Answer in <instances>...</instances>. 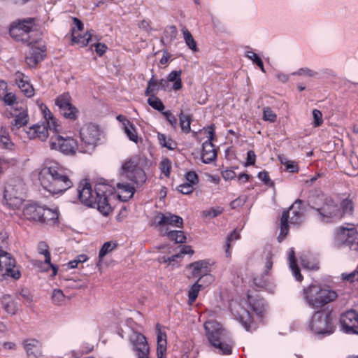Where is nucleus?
Here are the masks:
<instances>
[{
  "instance_id": "de8ad7c7",
  "label": "nucleus",
  "mask_w": 358,
  "mask_h": 358,
  "mask_svg": "<svg viewBox=\"0 0 358 358\" xmlns=\"http://www.w3.org/2000/svg\"><path fill=\"white\" fill-rule=\"evenodd\" d=\"M38 250L40 254L45 256V264H50V253L48 250V246L45 242H40L38 245Z\"/></svg>"
},
{
  "instance_id": "680f3d73",
  "label": "nucleus",
  "mask_w": 358,
  "mask_h": 358,
  "mask_svg": "<svg viewBox=\"0 0 358 358\" xmlns=\"http://www.w3.org/2000/svg\"><path fill=\"white\" fill-rule=\"evenodd\" d=\"M222 176L224 180H231L236 177V174L232 169H226L222 172Z\"/></svg>"
},
{
  "instance_id": "603ef678",
  "label": "nucleus",
  "mask_w": 358,
  "mask_h": 358,
  "mask_svg": "<svg viewBox=\"0 0 358 358\" xmlns=\"http://www.w3.org/2000/svg\"><path fill=\"white\" fill-rule=\"evenodd\" d=\"M276 114L269 108L266 107L263 110V120L268 121L270 122H274L276 121Z\"/></svg>"
},
{
  "instance_id": "338daca9",
  "label": "nucleus",
  "mask_w": 358,
  "mask_h": 358,
  "mask_svg": "<svg viewBox=\"0 0 358 358\" xmlns=\"http://www.w3.org/2000/svg\"><path fill=\"white\" fill-rule=\"evenodd\" d=\"M20 296L24 300L25 303L30 304L33 301V296L27 289H22L20 292Z\"/></svg>"
},
{
  "instance_id": "473e14b6",
  "label": "nucleus",
  "mask_w": 358,
  "mask_h": 358,
  "mask_svg": "<svg viewBox=\"0 0 358 358\" xmlns=\"http://www.w3.org/2000/svg\"><path fill=\"white\" fill-rule=\"evenodd\" d=\"M201 278H199L197 281L194 283L187 291L188 294V304L192 305L196 301L198 294L201 289L205 287V285L200 283Z\"/></svg>"
},
{
  "instance_id": "58836bf2",
  "label": "nucleus",
  "mask_w": 358,
  "mask_h": 358,
  "mask_svg": "<svg viewBox=\"0 0 358 358\" xmlns=\"http://www.w3.org/2000/svg\"><path fill=\"white\" fill-rule=\"evenodd\" d=\"M185 254H193V250H192L191 247L189 246V245H184L180 251V253H178L176 255H172L171 257H168V258H166V257H162L160 259V261L163 262H174L176 261L178 258H182L183 257V255H185Z\"/></svg>"
},
{
  "instance_id": "864d4df0",
  "label": "nucleus",
  "mask_w": 358,
  "mask_h": 358,
  "mask_svg": "<svg viewBox=\"0 0 358 358\" xmlns=\"http://www.w3.org/2000/svg\"><path fill=\"white\" fill-rule=\"evenodd\" d=\"M159 169L166 177H169L170 175V169H171V162L169 159H164L160 164Z\"/></svg>"
},
{
  "instance_id": "7ed1b4c3",
  "label": "nucleus",
  "mask_w": 358,
  "mask_h": 358,
  "mask_svg": "<svg viewBox=\"0 0 358 358\" xmlns=\"http://www.w3.org/2000/svg\"><path fill=\"white\" fill-rule=\"evenodd\" d=\"M338 294L329 287L310 285L303 289V299L306 304L312 308L323 307L336 300Z\"/></svg>"
},
{
  "instance_id": "f3484780",
  "label": "nucleus",
  "mask_w": 358,
  "mask_h": 358,
  "mask_svg": "<svg viewBox=\"0 0 358 358\" xmlns=\"http://www.w3.org/2000/svg\"><path fill=\"white\" fill-rule=\"evenodd\" d=\"M15 260L9 253L0 250V269L5 268L4 275L17 280L20 278V272L15 269Z\"/></svg>"
},
{
  "instance_id": "37998d69",
  "label": "nucleus",
  "mask_w": 358,
  "mask_h": 358,
  "mask_svg": "<svg viewBox=\"0 0 358 358\" xmlns=\"http://www.w3.org/2000/svg\"><path fill=\"white\" fill-rule=\"evenodd\" d=\"M148 103L158 111H162L164 109L162 101L155 95L150 96L148 99Z\"/></svg>"
},
{
  "instance_id": "69168bd1",
  "label": "nucleus",
  "mask_w": 358,
  "mask_h": 358,
  "mask_svg": "<svg viewBox=\"0 0 358 358\" xmlns=\"http://www.w3.org/2000/svg\"><path fill=\"white\" fill-rule=\"evenodd\" d=\"M256 161V155L253 150H249L247 153V162L245 166L254 165Z\"/></svg>"
},
{
  "instance_id": "bb28decb",
  "label": "nucleus",
  "mask_w": 358,
  "mask_h": 358,
  "mask_svg": "<svg viewBox=\"0 0 358 358\" xmlns=\"http://www.w3.org/2000/svg\"><path fill=\"white\" fill-rule=\"evenodd\" d=\"M44 50L40 48L31 47L29 55L26 57L27 64L31 66H35L44 58Z\"/></svg>"
},
{
  "instance_id": "3c124183",
  "label": "nucleus",
  "mask_w": 358,
  "mask_h": 358,
  "mask_svg": "<svg viewBox=\"0 0 358 358\" xmlns=\"http://www.w3.org/2000/svg\"><path fill=\"white\" fill-rule=\"evenodd\" d=\"M240 238V234L238 230L234 229L230 235L227 238L226 241V254L227 256L230 255L229 248H230V243L233 241L238 240Z\"/></svg>"
},
{
  "instance_id": "6ab92c4d",
  "label": "nucleus",
  "mask_w": 358,
  "mask_h": 358,
  "mask_svg": "<svg viewBox=\"0 0 358 358\" xmlns=\"http://www.w3.org/2000/svg\"><path fill=\"white\" fill-rule=\"evenodd\" d=\"M340 321L346 333L358 334V312L349 310L341 315Z\"/></svg>"
},
{
  "instance_id": "2f4dec72",
  "label": "nucleus",
  "mask_w": 358,
  "mask_h": 358,
  "mask_svg": "<svg viewBox=\"0 0 358 358\" xmlns=\"http://www.w3.org/2000/svg\"><path fill=\"white\" fill-rule=\"evenodd\" d=\"M157 358H164V355L166 351V335L159 329V324L157 326Z\"/></svg>"
},
{
  "instance_id": "ddd939ff",
  "label": "nucleus",
  "mask_w": 358,
  "mask_h": 358,
  "mask_svg": "<svg viewBox=\"0 0 358 358\" xmlns=\"http://www.w3.org/2000/svg\"><path fill=\"white\" fill-rule=\"evenodd\" d=\"M71 99L69 94H64L55 99V104L58 106L60 113L66 118L76 120L78 116V110L71 102Z\"/></svg>"
},
{
  "instance_id": "09e8293b",
  "label": "nucleus",
  "mask_w": 358,
  "mask_h": 358,
  "mask_svg": "<svg viewBox=\"0 0 358 358\" xmlns=\"http://www.w3.org/2000/svg\"><path fill=\"white\" fill-rule=\"evenodd\" d=\"M159 89L158 81L152 77L148 83V86L145 92L146 96L154 95L153 93Z\"/></svg>"
},
{
  "instance_id": "f257e3e1",
  "label": "nucleus",
  "mask_w": 358,
  "mask_h": 358,
  "mask_svg": "<svg viewBox=\"0 0 358 358\" xmlns=\"http://www.w3.org/2000/svg\"><path fill=\"white\" fill-rule=\"evenodd\" d=\"M42 187L51 194L63 193L73 186L70 171L55 161H46L39 173Z\"/></svg>"
},
{
  "instance_id": "aec40b11",
  "label": "nucleus",
  "mask_w": 358,
  "mask_h": 358,
  "mask_svg": "<svg viewBox=\"0 0 358 358\" xmlns=\"http://www.w3.org/2000/svg\"><path fill=\"white\" fill-rule=\"evenodd\" d=\"M78 196L80 201L87 206H92L95 203V192H94L91 185L83 180L80 181L77 189Z\"/></svg>"
},
{
  "instance_id": "ea45409f",
  "label": "nucleus",
  "mask_w": 358,
  "mask_h": 358,
  "mask_svg": "<svg viewBox=\"0 0 358 358\" xmlns=\"http://www.w3.org/2000/svg\"><path fill=\"white\" fill-rule=\"evenodd\" d=\"M166 234L169 239L175 241L177 243H182L186 241V236L182 231H166Z\"/></svg>"
},
{
  "instance_id": "4468645a",
  "label": "nucleus",
  "mask_w": 358,
  "mask_h": 358,
  "mask_svg": "<svg viewBox=\"0 0 358 358\" xmlns=\"http://www.w3.org/2000/svg\"><path fill=\"white\" fill-rule=\"evenodd\" d=\"M108 187L106 185L98 184L95 187V203L92 207L97 209L104 215H107L111 211V206L108 203L106 192Z\"/></svg>"
},
{
  "instance_id": "f03ea898",
  "label": "nucleus",
  "mask_w": 358,
  "mask_h": 358,
  "mask_svg": "<svg viewBox=\"0 0 358 358\" xmlns=\"http://www.w3.org/2000/svg\"><path fill=\"white\" fill-rule=\"evenodd\" d=\"M204 328L209 343L218 353L227 355L231 353L232 342L230 334L221 324L210 320L204 324Z\"/></svg>"
},
{
  "instance_id": "a18cd8bd",
  "label": "nucleus",
  "mask_w": 358,
  "mask_h": 358,
  "mask_svg": "<svg viewBox=\"0 0 358 358\" xmlns=\"http://www.w3.org/2000/svg\"><path fill=\"white\" fill-rule=\"evenodd\" d=\"M180 124L182 131L189 133L190 131V117L181 113L179 115Z\"/></svg>"
},
{
  "instance_id": "a19ab883",
  "label": "nucleus",
  "mask_w": 358,
  "mask_h": 358,
  "mask_svg": "<svg viewBox=\"0 0 358 358\" xmlns=\"http://www.w3.org/2000/svg\"><path fill=\"white\" fill-rule=\"evenodd\" d=\"M117 247V243L113 241L106 242L102 248H101L99 257V259L101 260L104 256H106L108 253L113 251Z\"/></svg>"
},
{
  "instance_id": "6e6552de",
  "label": "nucleus",
  "mask_w": 358,
  "mask_h": 358,
  "mask_svg": "<svg viewBox=\"0 0 358 358\" xmlns=\"http://www.w3.org/2000/svg\"><path fill=\"white\" fill-rule=\"evenodd\" d=\"M59 130L52 131L53 134L50 138V148L51 150H55L61 152L66 155H75L76 152H80V145H78L76 141L69 136H63L59 134Z\"/></svg>"
},
{
  "instance_id": "b1692460",
  "label": "nucleus",
  "mask_w": 358,
  "mask_h": 358,
  "mask_svg": "<svg viewBox=\"0 0 358 358\" xmlns=\"http://www.w3.org/2000/svg\"><path fill=\"white\" fill-rule=\"evenodd\" d=\"M27 138L30 139L38 138L45 141L48 136V126L45 123L34 124L24 131Z\"/></svg>"
},
{
  "instance_id": "2eb2a0df",
  "label": "nucleus",
  "mask_w": 358,
  "mask_h": 358,
  "mask_svg": "<svg viewBox=\"0 0 358 358\" xmlns=\"http://www.w3.org/2000/svg\"><path fill=\"white\" fill-rule=\"evenodd\" d=\"M10 115L13 118L10 122L12 131L16 132L18 129L25 126L29 122V115L26 108L17 105L13 106L10 110Z\"/></svg>"
},
{
  "instance_id": "9b49d317",
  "label": "nucleus",
  "mask_w": 358,
  "mask_h": 358,
  "mask_svg": "<svg viewBox=\"0 0 358 358\" xmlns=\"http://www.w3.org/2000/svg\"><path fill=\"white\" fill-rule=\"evenodd\" d=\"M319 218L322 222H329L331 220L341 219V210L339 206L331 199H326L324 205L317 208Z\"/></svg>"
},
{
  "instance_id": "79ce46f5",
  "label": "nucleus",
  "mask_w": 358,
  "mask_h": 358,
  "mask_svg": "<svg viewBox=\"0 0 358 358\" xmlns=\"http://www.w3.org/2000/svg\"><path fill=\"white\" fill-rule=\"evenodd\" d=\"M223 211V208L217 206L203 210L201 215L203 217L213 218L222 214Z\"/></svg>"
},
{
  "instance_id": "4c0bfd02",
  "label": "nucleus",
  "mask_w": 358,
  "mask_h": 358,
  "mask_svg": "<svg viewBox=\"0 0 358 358\" xmlns=\"http://www.w3.org/2000/svg\"><path fill=\"white\" fill-rule=\"evenodd\" d=\"M124 130L130 141L136 143H138V136L136 131V129L134 124H132L131 122H127V125L124 127Z\"/></svg>"
},
{
  "instance_id": "393cba45",
  "label": "nucleus",
  "mask_w": 358,
  "mask_h": 358,
  "mask_svg": "<svg viewBox=\"0 0 358 358\" xmlns=\"http://www.w3.org/2000/svg\"><path fill=\"white\" fill-rule=\"evenodd\" d=\"M15 83L27 97H31L34 94V90L29 83L27 76L21 72L15 73L14 76Z\"/></svg>"
},
{
  "instance_id": "7c9ffc66",
  "label": "nucleus",
  "mask_w": 358,
  "mask_h": 358,
  "mask_svg": "<svg viewBox=\"0 0 358 358\" xmlns=\"http://www.w3.org/2000/svg\"><path fill=\"white\" fill-rule=\"evenodd\" d=\"M117 188L120 194L119 197L122 201H127L131 199L135 192V188L132 185L124 182H118Z\"/></svg>"
},
{
  "instance_id": "0eeeda50",
  "label": "nucleus",
  "mask_w": 358,
  "mask_h": 358,
  "mask_svg": "<svg viewBox=\"0 0 358 358\" xmlns=\"http://www.w3.org/2000/svg\"><path fill=\"white\" fill-rule=\"evenodd\" d=\"M80 136L81 139L80 152L90 153L94 150L100 141L101 131L98 126L87 124L81 128Z\"/></svg>"
},
{
  "instance_id": "c85d7f7f",
  "label": "nucleus",
  "mask_w": 358,
  "mask_h": 358,
  "mask_svg": "<svg viewBox=\"0 0 358 358\" xmlns=\"http://www.w3.org/2000/svg\"><path fill=\"white\" fill-rule=\"evenodd\" d=\"M41 221L40 223H44L49 225H53L57 223L59 218L57 210H52L43 207V211L41 214Z\"/></svg>"
},
{
  "instance_id": "423d86ee",
  "label": "nucleus",
  "mask_w": 358,
  "mask_h": 358,
  "mask_svg": "<svg viewBox=\"0 0 358 358\" xmlns=\"http://www.w3.org/2000/svg\"><path fill=\"white\" fill-rule=\"evenodd\" d=\"M143 159L134 156L122 166V174L137 185H143L146 180V175L143 169Z\"/></svg>"
},
{
  "instance_id": "4be33fe9",
  "label": "nucleus",
  "mask_w": 358,
  "mask_h": 358,
  "mask_svg": "<svg viewBox=\"0 0 358 358\" xmlns=\"http://www.w3.org/2000/svg\"><path fill=\"white\" fill-rule=\"evenodd\" d=\"M155 222L161 227L169 226L182 227L183 220L178 215L166 212L165 213H159L155 217Z\"/></svg>"
},
{
  "instance_id": "e433bc0d",
  "label": "nucleus",
  "mask_w": 358,
  "mask_h": 358,
  "mask_svg": "<svg viewBox=\"0 0 358 358\" xmlns=\"http://www.w3.org/2000/svg\"><path fill=\"white\" fill-rule=\"evenodd\" d=\"M182 33L183 34L184 41L186 45L188 46L189 49H191L194 52H196L198 50L196 42L194 39L192 34L186 27H182Z\"/></svg>"
},
{
  "instance_id": "c03bdc74",
  "label": "nucleus",
  "mask_w": 358,
  "mask_h": 358,
  "mask_svg": "<svg viewBox=\"0 0 358 358\" xmlns=\"http://www.w3.org/2000/svg\"><path fill=\"white\" fill-rule=\"evenodd\" d=\"M158 139L160 145L169 150H174L176 148V143L164 134H159Z\"/></svg>"
},
{
  "instance_id": "bf43d9fd",
  "label": "nucleus",
  "mask_w": 358,
  "mask_h": 358,
  "mask_svg": "<svg viewBox=\"0 0 358 358\" xmlns=\"http://www.w3.org/2000/svg\"><path fill=\"white\" fill-rule=\"evenodd\" d=\"M315 72L308 68H301L297 71L292 73L294 76H306L308 77H313L315 75Z\"/></svg>"
},
{
  "instance_id": "412c9836",
  "label": "nucleus",
  "mask_w": 358,
  "mask_h": 358,
  "mask_svg": "<svg viewBox=\"0 0 358 358\" xmlns=\"http://www.w3.org/2000/svg\"><path fill=\"white\" fill-rule=\"evenodd\" d=\"M208 134V140L203 143V150L201 153V160L205 164H209L216 158V152L214 145L212 143V140L214 136L213 127H209L207 129Z\"/></svg>"
},
{
  "instance_id": "72a5a7b5",
  "label": "nucleus",
  "mask_w": 358,
  "mask_h": 358,
  "mask_svg": "<svg viewBox=\"0 0 358 358\" xmlns=\"http://www.w3.org/2000/svg\"><path fill=\"white\" fill-rule=\"evenodd\" d=\"M181 71H173L167 76L169 83H173L171 90H179L182 88Z\"/></svg>"
},
{
  "instance_id": "4d7b16f0",
  "label": "nucleus",
  "mask_w": 358,
  "mask_h": 358,
  "mask_svg": "<svg viewBox=\"0 0 358 358\" xmlns=\"http://www.w3.org/2000/svg\"><path fill=\"white\" fill-rule=\"evenodd\" d=\"M342 279L350 282L358 281V270H355L350 273H342Z\"/></svg>"
},
{
  "instance_id": "13d9d810",
  "label": "nucleus",
  "mask_w": 358,
  "mask_h": 358,
  "mask_svg": "<svg viewBox=\"0 0 358 358\" xmlns=\"http://www.w3.org/2000/svg\"><path fill=\"white\" fill-rule=\"evenodd\" d=\"M194 187L191 183H183L178 187V190L183 194H189L193 192Z\"/></svg>"
},
{
  "instance_id": "c756f323",
  "label": "nucleus",
  "mask_w": 358,
  "mask_h": 358,
  "mask_svg": "<svg viewBox=\"0 0 358 358\" xmlns=\"http://www.w3.org/2000/svg\"><path fill=\"white\" fill-rule=\"evenodd\" d=\"M41 110L46 121L45 124L48 126L49 129L52 131L57 132L61 127L57 124L56 119L53 117L50 110L46 106L43 104L41 106Z\"/></svg>"
},
{
  "instance_id": "f8f14e48",
  "label": "nucleus",
  "mask_w": 358,
  "mask_h": 358,
  "mask_svg": "<svg viewBox=\"0 0 358 358\" xmlns=\"http://www.w3.org/2000/svg\"><path fill=\"white\" fill-rule=\"evenodd\" d=\"M348 227H340L337 238L345 245L356 250L358 248V232L353 224H348Z\"/></svg>"
},
{
  "instance_id": "052dcab7",
  "label": "nucleus",
  "mask_w": 358,
  "mask_h": 358,
  "mask_svg": "<svg viewBox=\"0 0 358 358\" xmlns=\"http://www.w3.org/2000/svg\"><path fill=\"white\" fill-rule=\"evenodd\" d=\"M187 183L194 185L198 182V176L194 171H189L185 175Z\"/></svg>"
},
{
  "instance_id": "8fccbe9b",
  "label": "nucleus",
  "mask_w": 358,
  "mask_h": 358,
  "mask_svg": "<svg viewBox=\"0 0 358 358\" xmlns=\"http://www.w3.org/2000/svg\"><path fill=\"white\" fill-rule=\"evenodd\" d=\"M246 57L256 64L262 72H265L262 60L255 52L252 51H248L246 52Z\"/></svg>"
},
{
  "instance_id": "20e7f679",
  "label": "nucleus",
  "mask_w": 358,
  "mask_h": 358,
  "mask_svg": "<svg viewBox=\"0 0 358 358\" xmlns=\"http://www.w3.org/2000/svg\"><path fill=\"white\" fill-rule=\"evenodd\" d=\"M36 34L34 21L32 18L14 22L10 28V36L17 41L31 44L37 41Z\"/></svg>"
},
{
  "instance_id": "6e6d98bb",
  "label": "nucleus",
  "mask_w": 358,
  "mask_h": 358,
  "mask_svg": "<svg viewBox=\"0 0 358 358\" xmlns=\"http://www.w3.org/2000/svg\"><path fill=\"white\" fill-rule=\"evenodd\" d=\"M313 126L314 127H319L320 126L322 122V113L320 110L317 109H314L313 110Z\"/></svg>"
},
{
  "instance_id": "1a4fd4ad",
  "label": "nucleus",
  "mask_w": 358,
  "mask_h": 358,
  "mask_svg": "<svg viewBox=\"0 0 358 358\" xmlns=\"http://www.w3.org/2000/svg\"><path fill=\"white\" fill-rule=\"evenodd\" d=\"M24 185L20 180L10 181L5 187L4 199L11 208H19L23 202Z\"/></svg>"
},
{
  "instance_id": "0e129e2a",
  "label": "nucleus",
  "mask_w": 358,
  "mask_h": 358,
  "mask_svg": "<svg viewBox=\"0 0 358 358\" xmlns=\"http://www.w3.org/2000/svg\"><path fill=\"white\" fill-rule=\"evenodd\" d=\"M0 143L3 148L6 149H11L13 146V143L10 141V136H3V137H0Z\"/></svg>"
},
{
  "instance_id": "cd10ccee",
  "label": "nucleus",
  "mask_w": 358,
  "mask_h": 358,
  "mask_svg": "<svg viewBox=\"0 0 358 358\" xmlns=\"http://www.w3.org/2000/svg\"><path fill=\"white\" fill-rule=\"evenodd\" d=\"M93 33L94 31L90 30L87 31L84 36H81L73 28L72 29V42L77 43L80 47H85L89 45L91 41H93Z\"/></svg>"
},
{
  "instance_id": "5701e85b",
  "label": "nucleus",
  "mask_w": 358,
  "mask_h": 358,
  "mask_svg": "<svg viewBox=\"0 0 358 358\" xmlns=\"http://www.w3.org/2000/svg\"><path fill=\"white\" fill-rule=\"evenodd\" d=\"M28 357L39 358L43 356L42 344L35 338H27L22 343Z\"/></svg>"
},
{
  "instance_id": "a878e982",
  "label": "nucleus",
  "mask_w": 358,
  "mask_h": 358,
  "mask_svg": "<svg viewBox=\"0 0 358 358\" xmlns=\"http://www.w3.org/2000/svg\"><path fill=\"white\" fill-rule=\"evenodd\" d=\"M41 211H43V207L36 204H29L24 208L23 215L28 220L40 222Z\"/></svg>"
},
{
  "instance_id": "39448f33",
  "label": "nucleus",
  "mask_w": 358,
  "mask_h": 358,
  "mask_svg": "<svg viewBox=\"0 0 358 358\" xmlns=\"http://www.w3.org/2000/svg\"><path fill=\"white\" fill-rule=\"evenodd\" d=\"M302 201L297 199L287 210L282 213L280 219V231L278 241L281 242L288 234V222L293 225H299L303 220V213L301 209Z\"/></svg>"
},
{
  "instance_id": "a211bd4d",
  "label": "nucleus",
  "mask_w": 358,
  "mask_h": 358,
  "mask_svg": "<svg viewBox=\"0 0 358 358\" xmlns=\"http://www.w3.org/2000/svg\"><path fill=\"white\" fill-rule=\"evenodd\" d=\"M194 277L206 278L208 282L211 283L214 280L213 275L210 274V267L207 260H200L190 264L188 266Z\"/></svg>"
},
{
  "instance_id": "c9c22d12",
  "label": "nucleus",
  "mask_w": 358,
  "mask_h": 358,
  "mask_svg": "<svg viewBox=\"0 0 358 358\" xmlns=\"http://www.w3.org/2000/svg\"><path fill=\"white\" fill-rule=\"evenodd\" d=\"M289 268L292 271V273L295 278L298 281H301L303 279L301 274L300 273V270L297 266L295 257H294V251L293 249H291L289 252Z\"/></svg>"
},
{
  "instance_id": "49530a36",
  "label": "nucleus",
  "mask_w": 358,
  "mask_h": 358,
  "mask_svg": "<svg viewBox=\"0 0 358 358\" xmlns=\"http://www.w3.org/2000/svg\"><path fill=\"white\" fill-rule=\"evenodd\" d=\"M52 301L55 305L60 306L65 301V295L61 289H55L52 294Z\"/></svg>"
},
{
  "instance_id": "5fc2aeb1",
  "label": "nucleus",
  "mask_w": 358,
  "mask_h": 358,
  "mask_svg": "<svg viewBox=\"0 0 358 358\" xmlns=\"http://www.w3.org/2000/svg\"><path fill=\"white\" fill-rule=\"evenodd\" d=\"M273 253L271 251H268L266 255V262L264 264V274L268 275V271L271 269L273 266Z\"/></svg>"
},
{
  "instance_id": "9d476101",
  "label": "nucleus",
  "mask_w": 358,
  "mask_h": 358,
  "mask_svg": "<svg viewBox=\"0 0 358 358\" xmlns=\"http://www.w3.org/2000/svg\"><path fill=\"white\" fill-rule=\"evenodd\" d=\"M310 329L316 334H331L334 332L331 313L325 310L316 312L310 324Z\"/></svg>"
},
{
  "instance_id": "e2e57ef3",
  "label": "nucleus",
  "mask_w": 358,
  "mask_h": 358,
  "mask_svg": "<svg viewBox=\"0 0 358 358\" xmlns=\"http://www.w3.org/2000/svg\"><path fill=\"white\" fill-rule=\"evenodd\" d=\"M164 116L166 117V120L173 126L176 127L177 125V119L176 117L171 113V111H165L162 113Z\"/></svg>"
},
{
  "instance_id": "f704fd0d",
  "label": "nucleus",
  "mask_w": 358,
  "mask_h": 358,
  "mask_svg": "<svg viewBox=\"0 0 358 358\" xmlns=\"http://www.w3.org/2000/svg\"><path fill=\"white\" fill-rule=\"evenodd\" d=\"M341 219L344 217L352 216L354 213V203L351 199H343L339 206Z\"/></svg>"
},
{
  "instance_id": "774afa93",
  "label": "nucleus",
  "mask_w": 358,
  "mask_h": 358,
  "mask_svg": "<svg viewBox=\"0 0 358 358\" xmlns=\"http://www.w3.org/2000/svg\"><path fill=\"white\" fill-rule=\"evenodd\" d=\"M165 33L166 34H169V37H170V40L173 41V40L176 39V38L177 36L178 31H177V29L175 26H170L166 28Z\"/></svg>"
},
{
  "instance_id": "dca6fc26",
  "label": "nucleus",
  "mask_w": 358,
  "mask_h": 358,
  "mask_svg": "<svg viewBox=\"0 0 358 358\" xmlns=\"http://www.w3.org/2000/svg\"><path fill=\"white\" fill-rule=\"evenodd\" d=\"M129 340L138 358H148L149 346L146 338L142 334L132 331L129 336Z\"/></svg>"
}]
</instances>
